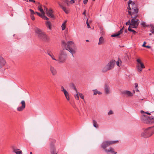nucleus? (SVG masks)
<instances>
[{"label": "nucleus", "instance_id": "obj_1", "mask_svg": "<svg viewBox=\"0 0 154 154\" xmlns=\"http://www.w3.org/2000/svg\"><path fill=\"white\" fill-rule=\"evenodd\" d=\"M61 45L63 49L60 51L57 61L60 63H63L65 62L67 58V54L64 50L68 51L73 57V54L76 53L77 48L75 44L72 41H69L66 43L65 42L63 41Z\"/></svg>", "mask_w": 154, "mask_h": 154}, {"label": "nucleus", "instance_id": "obj_2", "mask_svg": "<svg viewBox=\"0 0 154 154\" xmlns=\"http://www.w3.org/2000/svg\"><path fill=\"white\" fill-rule=\"evenodd\" d=\"M35 32L36 35L40 39L46 42L49 40V37L39 29L38 28H35Z\"/></svg>", "mask_w": 154, "mask_h": 154}, {"label": "nucleus", "instance_id": "obj_3", "mask_svg": "<svg viewBox=\"0 0 154 154\" xmlns=\"http://www.w3.org/2000/svg\"><path fill=\"white\" fill-rule=\"evenodd\" d=\"M147 114L150 115L149 112H145V114L142 115L141 119L142 122L145 123L149 124L150 123H154V117H149L146 115Z\"/></svg>", "mask_w": 154, "mask_h": 154}, {"label": "nucleus", "instance_id": "obj_4", "mask_svg": "<svg viewBox=\"0 0 154 154\" xmlns=\"http://www.w3.org/2000/svg\"><path fill=\"white\" fill-rule=\"evenodd\" d=\"M154 133V126L152 127H149L145 129L141 134V136L144 138H147L150 137Z\"/></svg>", "mask_w": 154, "mask_h": 154}, {"label": "nucleus", "instance_id": "obj_5", "mask_svg": "<svg viewBox=\"0 0 154 154\" xmlns=\"http://www.w3.org/2000/svg\"><path fill=\"white\" fill-rule=\"evenodd\" d=\"M118 142V140L104 141L101 144V147L105 150V149H107L106 148L107 146L115 144Z\"/></svg>", "mask_w": 154, "mask_h": 154}, {"label": "nucleus", "instance_id": "obj_6", "mask_svg": "<svg viewBox=\"0 0 154 154\" xmlns=\"http://www.w3.org/2000/svg\"><path fill=\"white\" fill-rule=\"evenodd\" d=\"M130 21L131 22V26H129V27L131 28H137L139 23V20L136 18H132Z\"/></svg>", "mask_w": 154, "mask_h": 154}, {"label": "nucleus", "instance_id": "obj_7", "mask_svg": "<svg viewBox=\"0 0 154 154\" xmlns=\"http://www.w3.org/2000/svg\"><path fill=\"white\" fill-rule=\"evenodd\" d=\"M129 15H130L132 18H134L137 17L138 16V9H134L132 10L128 11Z\"/></svg>", "mask_w": 154, "mask_h": 154}, {"label": "nucleus", "instance_id": "obj_8", "mask_svg": "<svg viewBox=\"0 0 154 154\" xmlns=\"http://www.w3.org/2000/svg\"><path fill=\"white\" fill-rule=\"evenodd\" d=\"M137 69L139 72H140L142 71L143 68H145V67L140 59H137Z\"/></svg>", "mask_w": 154, "mask_h": 154}, {"label": "nucleus", "instance_id": "obj_9", "mask_svg": "<svg viewBox=\"0 0 154 154\" xmlns=\"http://www.w3.org/2000/svg\"><path fill=\"white\" fill-rule=\"evenodd\" d=\"M128 9L130 10H132L134 9H137V8L136 5L132 1L129 0L128 2Z\"/></svg>", "mask_w": 154, "mask_h": 154}, {"label": "nucleus", "instance_id": "obj_10", "mask_svg": "<svg viewBox=\"0 0 154 154\" xmlns=\"http://www.w3.org/2000/svg\"><path fill=\"white\" fill-rule=\"evenodd\" d=\"M61 91L64 93L65 97L67 100L69 101L70 100V97L69 92L63 86L61 87Z\"/></svg>", "mask_w": 154, "mask_h": 154}, {"label": "nucleus", "instance_id": "obj_11", "mask_svg": "<svg viewBox=\"0 0 154 154\" xmlns=\"http://www.w3.org/2000/svg\"><path fill=\"white\" fill-rule=\"evenodd\" d=\"M104 89L106 94H108L111 92L109 84L108 83H105L104 86Z\"/></svg>", "mask_w": 154, "mask_h": 154}, {"label": "nucleus", "instance_id": "obj_12", "mask_svg": "<svg viewBox=\"0 0 154 154\" xmlns=\"http://www.w3.org/2000/svg\"><path fill=\"white\" fill-rule=\"evenodd\" d=\"M49 66L50 71L52 75L53 76L55 75L57 73V71L56 68L51 65H50Z\"/></svg>", "mask_w": 154, "mask_h": 154}, {"label": "nucleus", "instance_id": "obj_13", "mask_svg": "<svg viewBox=\"0 0 154 154\" xmlns=\"http://www.w3.org/2000/svg\"><path fill=\"white\" fill-rule=\"evenodd\" d=\"M105 152L107 154H116L117 152L114 151V149L112 147H110L109 149H105Z\"/></svg>", "mask_w": 154, "mask_h": 154}, {"label": "nucleus", "instance_id": "obj_14", "mask_svg": "<svg viewBox=\"0 0 154 154\" xmlns=\"http://www.w3.org/2000/svg\"><path fill=\"white\" fill-rule=\"evenodd\" d=\"M22 106L18 107L17 108V110L19 111H23L25 108L26 104L24 100H22L21 102Z\"/></svg>", "mask_w": 154, "mask_h": 154}, {"label": "nucleus", "instance_id": "obj_15", "mask_svg": "<svg viewBox=\"0 0 154 154\" xmlns=\"http://www.w3.org/2000/svg\"><path fill=\"white\" fill-rule=\"evenodd\" d=\"M121 93L124 95H126V96L128 97H131L133 96V94L128 91H122Z\"/></svg>", "mask_w": 154, "mask_h": 154}, {"label": "nucleus", "instance_id": "obj_16", "mask_svg": "<svg viewBox=\"0 0 154 154\" xmlns=\"http://www.w3.org/2000/svg\"><path fill=\"white\" fill-rule=\"evenodd\" d=\"M115 62L116 61L115 60H110L107 64V65L110 70L113 68Z\"/></svg>", "mask_w": 154, "mask_h": 154}, {"label": "nucleus", "instance_id": "obj_17", "mask_svg": "<svg viewBox=\"0 0 154 154\" xmlns=\"http://www.w3.org/2000/svg\"><path fill=\"white\" fill-rule=\"evenodd\" d=\"M12 150L13 152L16 154H22V151L20 149L15 148L14 147H12Z\"/></svg>", "mask_w": 154, "mask_h": 154}, {"label": "nucleus", "instance_id": "obj_18", "mask_svg": "<svg viewBox=\"0 0 154 154\" xmlns=\"http://www.w3.org/2000/svg\"><path fill=\"white\" fill-rule=\"evenodd\" d=\"M46 14L48 17L52 18H54V16L53 14V11L51 9L46 11Z\"/></svg>", "mask_w": 154, "mask_h": 154}, {"label": "nucleus", "instance_id": "obj_19", "mask_svg": "<svg viewBox=\"0 0 154 154\" xmlns=\"http://www.w3.org/2000/svg\"><path fill=\"white\" fill-rule=\"evenodd\" d=\"M58 4L60 7L62 8V9L66 14H67L69 13V10L68 9H67L66 7H64L59 2H58Z\"/></svg>", "mask_w": 154, "mask_h": 154}, {"label": "nucleus", "instance_id": "obj_20", "mask_svg": "<svg viewBox=\"0 0 154 154\" xmlns=\"http://www.w3.org/2000/svg\"><path fill=\"white\" fill-rule=\"evenodd\" d=\"M6 63L4 59L1 57H0V68L4 66Z\"/></svg>", "mask_w": 154, "mask_h": 154}, {"label": "nucleus", "instance_id": "obj_21", "mask_svg": "<svg viewBox=\"0 0 154 154\" xmlns=\"http://www.w3.org/2000/svg\"><path fill=\"white\" fill-rule=\"evenodd\" d=\"M123 28L121 29L116 34H114L111 35V36L112 37H115L119 36L123 32L122 30Z\"/></svg>", "mask_w": 154, "mask_h": 154}, {"label": "nucleus", "instance_id": "obj_22", "mask_svg": "<svg viewBox=\"0 0 154 154\" xmlns=\"http://www.w3.org/2000/svg\"><path fill=\"white\" fill-rule=\"evenodd\" d=\"M47 27L48 28L49 30H51V23L49 21H46L45 23Z\"/></svg>", "mask_w": 154, "mask_h": 154}, {"label": "nucleus", "instance_id": "obj_23", "mask_svg": "<svg viewBox=\"0 0 154 154\" xmlns=\"http://www.w3.org/2000/svg\"><path fill=\"white\" fill-rule=\"evenodd\" d=\"M110 70L107 65L105 66L102 69V71L103 72H105L108 71Z\"/></svg>", "mask_w": 154, "mask_h": 154}, {"label": "nucleus", "instance_id": "obj_24", "mask_svg": "<svg viewBox=\"0 0 154 154\" xmlns=\"http://www.w3.org/2000/svg\"><path fill=\"white\" fill-rule=\"evenodd\" d=\"M69 87L70 88H71L72 89L74 90L76 92H77V90L75 87V86L74 84L73 83H71L69 84Z\"/></svg>", "mask_w": 154, "mask_h": 154}, {"label": "nucleus", "instance_id": "obj_25", "mask_svg": "<svg viewBox=\"0 0 154 154\" xmlns=\"http://www.w3.org/2000/svg\"><path fill=\"white\" fill-rule=\"evenodd\" d=\"M94 92V95H96L97 94L101 95L102 94V93L100 91H98L97 89H94L93 90Z\"/></svg>", "mask_w": 154, "mask_h": 154}, {"label": "nucleus", "instance_id": "obj_26", "mask_svg": "<svg viewBox=\"0 0 154 154\" xmlns=\"http://www.w3.org/2000/svg\"><path fill=\"white\" fill-rule=\"evenodd\" d=\"M104 42L103 38L102 36L100 37L99 39V42L98 43L99 45L102 44Z\"/></svg>", "mask_w": 154, "mask_h": 154}, {"label": "nucleus", "instance_id": "obj_27", "mask_svg": "<svg viewBox=\"0 0 154 154\" xmlns=\"http://www.w3.org/2000/svg\"><path fill=\"white\" fill-rule=\"evenodd\" d=\"M38 10H39L41 13L43 14H45V12H44L43 9L42 8L41 5H39L38 6Z\"/></svg>", "mask_w": 154, "mask_h": 154}, {"label": "nucleus", "instance_id": "obj_28", "mask_svg": "<svg viewBox=\"0 0 154 154\" xmlns=\"http://www.w3.org/2000/svg\"><path fill=\"white\" fill-rule=\"evenodd\" d=\"M116 64L118 66H121L122 61L120 59H119L116 62Z\"/></svg>", "mask_w": 154, "mask_h": 154}, {"label": "nucleus", "instance_id": "obj_29", "mask_svg": "<svg viewBox=\"0 0 154 154\" xmlns=\"http://www.w3.org/2000/svg\"><path fill=\"white\" fill-rule=\"evenodd\" d=\"M93 126L96 128H97L98 127V125H97V122H96V121L95 120H93Z\"/></svg>", "mask_w": 154, "mask_h": 154}, {"label": "nucleus", "instance_id": "obj_30", "mask_svg": "<svg viewBox=\"0 0 154 154\" xmlns=\"http://www.w3.org/2000/svg\"><path fill=\"white\" fill-rule=\"evenodd\" d=\"M76 94L74 95V96L75 99L78 100L79 99V92L77 91V92H76Z\"/></svg>", "mask_w": 154, "mask_h": 154}, {"label": "nucleus", "instance_id": "obj_31", "mask_svg": "<svg viewBox=\"0 0 154 154\" xmlns=\"http://www.w3.org/2000/svg\"><path fill=\"white\" fill-rule=\"evenodd\" d=\"M131 27H129L128 29V30L130 32H132L134 35L137 32L134 30L131 29Z\"/></svg>", "mask_w": 154, "mask_h": 154}, {"label": "nucleus", "instance_id": "obj_32", "mask_svg": "<svg viewBox=\"0 0 154 154\" xmlns=\"http://www.w3.org/2000/svg\"><path fill=\"white\" fill-rule=\"evenodd\" d=\"M41 17L45 20H49V19L45 16V14H43V15Z\"/></svg>", "mask_w": 154, "mask_h": 154}, {"label": "nucleus", "instance_id": "obj_33", "mask_svg": "<svg viewBox=\"0 0 154 154\" xmlns=\"http://www.w3.org/2000/svg\"><path fill=\"white\" fill-rule=\"evenodd\" d=\"M51 152L52 154H57V152L56 151V150L54 148L53 149L51 150Z\"/></svg>", "mask_w": 154, "mask_h": 154}, {"label": "nucleus", "instance_id": "obj_34", "mask_svg": "<svg viewBox=\"0 0 154 154\" xmlns=\"http://www.w3.org/2000/svg\"><path fill=\"white\" fill-rule=\"evenodd\" d=\"M29 11H30L31 12V14H30V15H34V14H35V12L34 11L32 10V9H29Z\"/></svg>", "mask_w": 154, "mask_h": 154}, {"label": "nucleus", "instance_id": "obj_35", "mask_svg": "<svg viewBox=\"0 0 154 154\" xmlns=\"http://www.w3.org/2000/svg\"><path fill=\"white\" fill-rule=\"evenodd\" d=\"M66 27V25L64 23H63L61 26L62 29L63 30L65 29Z\"/></svg>", "mask_w": 154, "mask_h": 154}, {"label": "nucleus", "instance_id": "obj_36", "mask_svg": "<svg viewBox=\"0 0 154 154\" xmlns=\"http://www.w3.org/2000/svg\"><path fill=\"white\" fill-rule=\"evenodd\" d=\"M79 94L80 96V97L82 99H84V96L81 93L79 92Z\"/></svg>", "mask_w": 154, "mask_h": 154}, {"label": "nucleus", "instance_id": "obj_37", "mask_svg": "<svg viewBox=\"0 0 154 154\" xmlns=\"http://www.w3.org/2000/svg\"><path fill=\"white\" fill-rule=\"evenodd\" d=\"M113 114V111L110 110L109 112L108 113V115L109 116L111 115H112Z\"/></svg>", "mask_w": 154, "mask_h": 154}, {"label": "nucleus", "instance_id": "obj_38", "mask_svg": "<svg viewBox=\"0 0 154 154\" xmlns=\"http://www.w3.org/2000/svg\"><path fill=\"white\" fill-rule=\"evenodd\" d=\"M35 14H36L38 15L41 17H42L43 15V14L41 13V14L40 13L38 12H35Z\"/></svg>", "mask_w": 154, "mask_h": 154}, {"label": "nucleus", "instance_id": "obj_39", "mask_svg": "<svg viewBox=\"0 0 154 154\" xmlns=\"http://www.w3.org/2000/svg\"><path fill=\"white\" fill-rule=\"evenodd\" d=\"M126 25H129V26H131V21L130 20H129L126 23Z\"/></svg>", "mask_w": 154, "mask_h": 154}, {"label": "nucleus", "instance_id": "obj_40", "mask_svg": "<svg viewBox=\"0 0 154 154\" xmlns=\"http://www.w3.org/2000/svg\"><path fill=\"white\" fill-rule=\"evenodd\" d=\"M51 57L52 59L54 60H55V61H57V60L54 57V56L53 55V54H52V55H51Z\"/></svg>", "mask_w": 154, "mask_h": 154}, {"label": "nucleus", "instance_id": "obj_41", "mask_svg": "<svg viewBox=\"0 0 154 154\" xmlns=\"http://www.w3.org/2000/svg\"><path fill=\"white\" fill-rule=\"evenodd\" d=\"M150 31L152 33L154 32V26L151 27Z\"/></svg>", "mask_w": 154, "mask_h": 154}, {"label": "nucleus", "instance_id": "obj_42", "mask_svg": "<svg viewBox=\"0 0 154 154\" xmlns=\"http://www.w3.org/2000/svg\"><path fill=\"white\" fill-rule=\"evenodd\" d=\"M86 24L87 25L88 28H90L91 27H90V26L89 25L88 22V19H87V21H86Z\"/></svg>", "mask_w": 154, "mask_h": 154}, {"label": "nucleus", "instance_id": "obj_43", "mask_svg": "<svg viewBox=\"0 0 154 154\" xmlns=\"http://www.w3.org/2000/svg\"><path fill=\"white\" fill-rule=\"evenodd\" d=\"M30 17L32 20H35V18L34 16V15H30Z\"/></svg>", "mask_w": 154, "mask_h": 154}, {"label": "nucleus", "instance_id": "obj_44", "mask_svg": "<svg viewBox=\"0 0 154 154\" xmlns=\"http://www.w3.org/2000/svg\"><path fill=\"white\" fill-rule=\"evenodd\" d=\"M63 2H65V3H66L67 5V6H69L68 5V1L67 0H65L63 1Z\"/></svg>", "mask_w": 154, "mask_h": 154}, {"label": "nucleus", "instance_id": "obj_45", "mask_svg": "<svg viewBox=\"0 0 154 154\" xmlns=\"http://www.w3.org/2000/svg\"><path fill=\"white\" fill-rule=\"evenodd\" d=\"M141 24L144 27L146 26V24L143 21L141 23Z\"/></svg>", "mask_w": 154, "mask_h": 154}, {"label": "nucleus", "instance_id": "obj_46", "mask_svg": "<svg viewBox=\"0 0 154 154\" xmlns=\"http://www.w3.org/2000/svg\"><path fill=\"white\" fill-rule=\"evenodd\" d=\"M88 0H84L83 3L84 4L86 5L88 2Z\"/></svg>", "mask_w": 154, "mask_h": 154}, {"label": "nucleus", "instance_id": "obj_47", "mask_svg": "<svg viewBox=\"0 0 154 154\" xmlns=\"http://www.w3.org/2000/svg\"><path fill=\"white\" fill-rule=\"evenodd\" d=\"M70 2L71 4H72L75 3V1L74 0H71Z\"/></svg>", "mask_w": 154, "mask_h": 154}, {"label": "nucleus", "instance_id": "obj_48", "mask_svg": "<svg viewBox=\"0 0 154 154\" xmlns=\"http://www.w3.org/2000/svg\"><path fill=\"white\" fill-rule=\"evenodd\" d=\"M146 43L145 42H143V45H142V46L143 47H146V45H145V44H146Z\"/></svg>", "mask_w": 154, "mask_h": 154}, {"label": "nucleus", "instance_id": "obj_49", "mask_svg": "<svg viewBox=\"0 0 154 154\" xmlns=\"http://www.w3.org/2000/svg\"><path fill=\"white\" fill-rule=\"evenodd\" d=\"M134 86L135 88H137L138 87V84L137 83H135L134 84Z\"/></svg>", "mask_w": 154, "mask_h": 154}, {"label": "nucleus", "instance_id": "obj_50", "mask_svg": "<svg viewBox=\"0 0 154 154\" xmlns=\"http://www.w3.org/2000/svg\"><path fill=\"white\" fill-rule=\"evenodd\" d=\"M29 1L30 2H32L33 3H35V1L34 0H29Z\"/></svg>", "mask_w": 154, "mask_h": 154}, {"label": "nucleus", "instance_id": "obj_51", "mask_svg": "<svg viewBox=\"0 0 154 154\" xmlns=\"http://www.w3.org/2000/svg\"><path fill=\"white\" fill-rule=\"evenodd\" d=\"M44 10H46V11H48V8H46L45 6H44Z\"/></svg>", "mask_w": 154, "mask_h": 154}, {"label": "nucleus", "instance_id": "obj_52", "mask_svg": "<svg viewBox=\"0 0 154 154\" xmlns=\"http://www.w3.org/2000/svg\"><path fill=\"white\" fill-rule=\"evenodd\" d=\"M145 47L147 48H150L151 47L150 46L147 45V46H146Z\"/></svg>", "mask_w": 154, "mask_h": 154}, {"label": "nucleus", "instance_id": "obj_53", "mask_svg": "<svg viewBox=\"0 0 154 154\" xmlns=\"http://www.w3.org/2000/svg\"><path fill=\"white\" fill-rule=\"evenodd\" d=\"M83 14L85 15V16H86V11H85L83 13Z\"/></svg>", "mask_w": 154, "mask_h": 154}, {"label": "nucleus", "instance_id": "obj_54", "mask_svg": "<svg viewBox=\"0 0 154 154\" xmlns=\"http://www.w3.org/2000/svg\"><path fill=\"white\" fill-rule=\"evenodd\" d=\"M48 54L49 55L50 57L51 56V55H52V53H50L48 52Z\"/></svg>", "mask_w": 154, "mask_h": 154}, {"label": "nucleus", "instance_id": "obj_55", "mask_svg": "<svg viewBox=\"0 0 154 154\" xmlns=\"http://www.w3.org/2000/svg\"><path fill=\"white\" fill-rule=\"evenodd\" d=\"M67 22V21L66 20L65 21L64 23H64V24H65L66 25V23Z\"/></svg>", "mask_w": 154, "mask_h": 154}, {"label": "nucleus", "instance_id": "obj_56", "mask_svg": "<svg viewBox=\"0 0 154 154\" xmlns=\"http://www.w3.org/2000/svg\"><path fill=\"white\" fill-rule=\"evenodd\" d=\"M144 112L143 110H141V113H144Z\"/></svg>", "mask_w": 154, "mask_h": 154}, {"label": "nucleus", "instance_id": "obj_57", "mask_svg": "<svg viewBox=\"0 0 154 154\" xmlns=\"http://www.w3.org/2000/svg\"><path fill=\"white\" fill-rule=\"evenodd\" d=\"M136 91H139V90L137 88L136 89Z\"/></svg>", "mask_w": 154, "mask_h": 154}, {"label": "nucleus", "instance_id": "obj_58", "mask_svg": "<svg viewBox=\"0 0 154 154\" xmlns=\"http://www.w3.org/2000/svg\"><path fill=\"white\" fill-rule=\"evenodd\" d=\"M81 0H78V2H80L81 1Z\"/></svg>", "mask_w": 154, "mask_h": 154}, {"label": "nucleus", "instance_id": "obj_59", "mask_svg": "<svg viewBox=\"0 0 154 154\" xmlns=\"http://www.w3.org/2000/svg\"><path fill=\"white\" fill-rule=\"evenodd\" d=\"M23 0V1H26L27 2H28V0Z\"/></svg>", "mask_w": 154, "mask_h": 154}, {"label": "nucleus", "instance_id": "obj_60", "mask_svg": "<svg viewBox=\"0 0 154 154\" xmlns=\"http://www.w3.org/2000/svg\"><path fill=\"white\" fill-rule=\"evenodd\" d=\"M86 41L87 42H88L89 41V40H86Z\"/></svg>", "mask_w": 154, "mask_h": 154}, {"label": "nucleus", "instance_id": "obj_61", "mask_svg": "<svg viewBox=\"0 0 154 154\" xmlns=\"http://www.w3.org/2000/svg\"><path fill=\"white\" fill-rule=\"evenodd\" d=\"M152 35V34H151V33H149V35Z\"/></svg>", "mask_w": 154, "mask_h": 154}, {"label": "nucleus", "instance_id": "obj_62", "mask_svg": "<svg viewBox=\"0 0 154 154\" xmlns=\"http://www.w3.org/2000/svg\"><path fill=\"white\" fill-rule=\"evenodd\" d=\"M30 154H32V152H31L30 153Z\"/></svg>", "mask_w": 154, "mask_h": 154}, {"label": "nucleus", "instance_id": "obj_63", "mask_svg": "<svg viewBox=\"0 0 154 154\" xmlns=\"http://www.w3.org/2000/svg\"><path fill=\"white\" fill-rule=\"evenodd\" d=\"M125 32H127V30H125Z\"/></svg>", "mask_w": 154, "mask_h": 154}, {"label": "nucleus", "instance_id": "obj_64", "mask_svg": "<svg viewBox=\"0 0 154 154\" xmlns=\"http://www.w3.org/2000/svg\"><path fill=\"white\" fill-rule=\"evenodd\" d=\"M38 4H40V3L39 2H38Z\"/></svg>", "mask_w": 154, "mask_h": 154}]
</instances>
